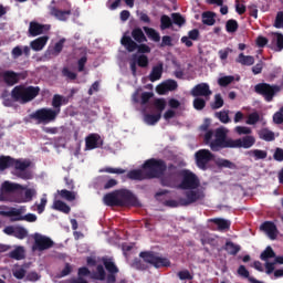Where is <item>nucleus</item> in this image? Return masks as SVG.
Here are the masks:
<instances>
[{
    "instance_id": "nucleus-61",
    "label": "nucleus",
    "mask_w": 283,
    "mask_h": 283,
    "mask_svg": "<svg viewBox=\"0 0 283 283\" xmlns=\"http://www.w3.org/2000/svg\"><path fill=\"white\" fill-rule=\"evenodd\" d=\"M164 83L168 92H176V90H178V82H176V80H167Z\"/></svg>"
},
{
    "instance_id": "nucleus-18",
    "label": "nucleus",
    "mask_w": 283,
    "mask_h": 283,
    "mask_svg": "<svg viewBox=\"0 0 283 283\" xmlns=\"http://www.w3.org/2000/svg\"><path fill=\"white\" fill-rule=\"evenodd\" d=\"M2 78L6 85L12 87L13 85H17L19 81H21V73H17L14 71H4L2 73Z\"/></svg>"
},
{
    "instance_id": "nucleus-62",
    "label": "nucleus",
    "mask_w": 283,
    "mask_h": 283,
    "mask_svg": "<svg viewBox=\"0 0 283 283\" xmlns=\"http://www.w3.org/2000/svg\"><path fill=\"white\" fill-rule=\"evenodd\" d=\"M274 28H276L277 30L283 28V11H279L276 13L275 21H274Z\"/></svg>"
},
{
    "instance_id": "nucleus-56",
    "label": "nucleus",
    "mask_w": 283,
    "mask_h": 283,
    "mask_svg": "<svg viewBox=\"0 0 283 283\" xmlns=\"http://www.w3.org/2000/svg\"><path fill=\"white\" fill-rule=\"evenodd\" d=\"M234 8L235 12H238L240 15L247 12V6H244V0H235Z\"/></svg>"
},
{
    "instance_id": "nucleus-47",
    "label": "nucleus",
    "mask_w": 283,
    "mask_h": 283,
    "mask_svg": "<svg viewBox=\"0 0 283 283\" xmlns=\"http://www.w3.org/2000/svg\"><path fill=\"white\" fill-rule=\"evenodd\" d=\"M171 19L172 23H175V25H178L179 28H182V25L187 23V20L180 13H171Z\"/></svg>"
},
{
    "instance_id": "nucleus-14",
    "label": "nucleus",
    "mask_w": 283,
    "mask_h": 283,
    "mask_svg": "<svg viewBox=\"0 0 283 283\" xmlns=\"http://www.w3.org/2000/svg\"><path fill=\"white\" fill-rule=\"evenodd\" d=\"M198 200H205V191L190 189L186 191V198L179 199V205H181V207H189V205H193V202H198Z\"/></svg>"
},
{
    "instance_id": "nucleus-63",
    "label": "nucleus",
    "mask_w": 283,
    "mask_h": 283,
    "mask_svg": "<svg viewBox=\"0 0 283 283\" xmlns=\"http://www.w3.org/2000/svg\"><path fill=\"white\" fill-rule=\"evenodd\" d=\"M25 269L17 268L13 270V277H15L17 280H23V277H25Z\"/></svg>"
},
{
    "instance_id": "nucleus-13",
    "label": "nucleus",
    "mask_w": 283,
    "mask_h": 283,
    "mask_svg": "<svg viewBox=\"0 0 283 283\" xmlns=\"http://www.w3.org/2000/svg\"><path fill=\"white\" fill-rule=\"evenodd\" d=\"M30 165H32L30 160L13 159V167L17 171V177L22 178V180H30L32 175L27 171Z\"/></svg>"
},
{
    "instance_id": "nucleus-49",
    "label": "nucleus",
    "mask_w": 283,
    "mask_h": 283,
    "mask_svg": "<svg viewBox=\"0 0 283 283\" xmlns=\"http://www.w3.org/2000/svg\"><path fill=\"white\" fill-rule=\"evenodd\" d=\"M193 107L197 109V112H202L205 107H207V101L201 97H196L192 102Z\"/></svg>"
},
{
    "instance_id": "nucleus-57",
    "label": "nucleus",
    "mask_w": 283,
    "mask_h": 283,
    "mask_svg": "<svg viewBox=\"0 0 283 283\" xmlns=\"http://www.w3.org/2000/svg\"><path fill=\"white\" fill-rule=\"evenodd\" d=\"M63 45H65V39H61L59 42L55 43L54 48H53V54H55V56H59V54H61V52H63Z\"/></svg>"
},
{
    "instance_id": "nucleus-32",
    "label": "nucleus",
    "mask_w": 283,
    "mask_h": 283,
    "mask_svg": "<svg viewBox=\"0 0 283 283\" xmlns=\"http://www.w3.org/2000/svg\"><path fill=\"white\" fill-rule=\"evenodd\" d=\"M13 165H14V158L10 156L0 157V171H6V169H10V167H13Z\"/></svg>"
},
{
    "instance_id": "nucleus-21",
    "label": "nucleus",
    "mask_w": 283,
    "mask_h": 283,
    "mask_svg": "<svg viewBox=\"0 0 283 283\" xmlns=\"http://www.w3.org/2000/svg\"><path fill=\"white\" fill-rule=\"evenodd\" d=\"M261 230L266 233L270 240H275L277 238V227L271 221L263 222Z\"/></svg>"
},
{
    "instance_id": "nucleus-64",
    "label": "nucleus",
    "mask_w": 283,
    "mask_h": 283,
    "mask_svg": "<svg viewBox=\"0 0 283 283\" xmlns=\"http://www.w3.org/2000/svg\"><path fill=\"white\" fill-rule=\"evenodd\" d=\"M274 160L277 163H283V149L276 148L273 155Z\"/></svg>"
},
{
    "instance_id": "nucleus-30",
    "label": "nucleus",
    "mask_w": 283,
    "mask_h": 283,
    "mask_svg": "<svg viewBox=\"0 0 283 283\" xmlns=\"http://www.w3.org/2000/svg\"><path fill=\"white\" fill-rule=\"evenodd\" d=\"M235 62L240 63L241 65L251 66L253 63H255V57H253V55H244V53H240L235 59Z\"/></svg>"
},
{
    "instance_id": "nucleus-40",
    "label": "nucleus",
    "mask_w": 283,
    "mask_h": 283,
    "mask_svg": "<svg viewBox=\"0 0 283 283\" xmlns=\"http://www.w3.org/2000/svg\"><path fill=\"white\" fill-rule=\"evenodd\" d=\"M214 117L220 120V123H223V125H227L231 123V117H229V111H220L214 113Z\"/></svg>"
},
{
    "instance_id": "nucleus-31",
    "label": "nucleus",
    "mask_w": 283,
    "mask_h": 283,
    "mask_svg": "<svg viewBox=\"0 0 283 283\" xmlns=\"http://www.w3.org/2000/svg\"><path fill=\"white\" fill-rule=\"evenodd\" d=\"M210 222H213V224H217L219 231H227V229L231 228V222L227 219H221V218H214L210 219Z\"/></svg>"
},
{
    "instance_id": "nucleus-25",
    "label": "nucleus",
    "mask_w": 283,
    "mask_h": 283,
    "mask_svg": "<svg viewBox=\"0 0 283 283\" xmlns=\"http://www.w3.org/2000/svg\"><path fill=\"white\" fill-rule=\"evenodd\" d=\"M127 178L129 180H149V178L147 177V171L144 169H134V170H129L127 172Z\"/></svg>"
},
{
    "instance_id": "nucleus-24",
    "label": "nucleus",
    "mask_w": 283,
    "mask_h": 283,
    "mask_svg": "<svg viewBox=\"0 0 283 283\" xmlns=\"http://www.w3.org/2000/svg\"><path fill=\"white\" fill-rule=\"evenodd\" d=\"M48 41H50V36L48 35L36 38L35 40L31 41V49H33L34 52H41V50L48 45Z\"/></svg>"
},
{
    "instance_id": "nucleus-37",
    "label": "nucleus",
    "mask_w": 283,
    "mask_h": 283,
    "mask_svg": "<svg viewBox=\"0 0 283 283\" xmlns=\"http://www.w3.org/2000/svg\"><path fill=\"white\" fill-rule=\"evenodd\" d=\"M53 209H55V211H61L62 213H70V211H72V208H70L67 203L63 202L62 200H55L53 203Z\"/></svg>"
},
{
    "instance_id": "nucleus-22",
    "label": "nucleus",
    "mask_w": 283,
    "mask_h": 283,
    "mask_svg": "<svg viewBox=\"0 0 283 283\" xmlns=\"http://www.w3.org/2000/svg\"><path fill=\"white\" fill-rule=\"evenodd\" d=\"M66 6L69 7V9L64 11L53 7L51 9V14L55 17V19H59V21H67V17L72 14V6L70 4V2H66Z\"/></svg>"
},
{
    "instance_id": "nucleus-7",
    "label": "nucleus",
    "mask_w": 283,
    "mask_h": 283,
    "mask_svg": "<svg viewBox=\"0 0 283 283\" xmlns=\"http://www.w3.org/2000/svg\"><path fill=\"white\" fill-rule=\"evenodd\" d=\"M139 258H142L147 264L155 266V269L171 266V261H169V259L159 256L158 253L154 251L140 252Z\"/></svg>"
},
{
    "instance_id": "nucleus-33",
    "label": "nucleus",
    "mask_w": 283,
    "mask_h": 283,
    "mask_svg": "<svg viewBox=\"0 0 283 283\" xmlns=\"http://www.w3.org/2000/svg\"><path fill=\"white\" fill-rule=\"evenodd\" d=\"M144 32L146 33L148 39H150V41H154L155 43H159L160 33H158V31H156V29L149 28V27H144Z\"/></svg>"
},
{
    "instance_id": "nucleus-2",
    "label": "nucleus",
    "mask_w": 283,
    "mask_h": 283,
    "mask_svg": "<svg viewBox=\"0 0 283 283\" xmlns=\"http://www.w3.org/2000/svg\"><path fill=\"white\" fill-rule=\"evenodd\" d=\"M39 94H41V87L25 86L23 84H20L12 88L11 98L15 103H21V105H25L27 103H31V101H34V98H36Z\"/></svg>"
},
{
    "instance_id": "nucleus-59",
    "label": "nucleus",
    "mask_w": 283,
    "mask_h": 283,
    "mask_svg": "<svg viewBox=\"0 0 283 283\" xmlns=\"http://www.w3.org/2000/svg\"><path fill=\"white\" fill-rule=\"evenodd\" d=\"M177 277H179V280H181V281H184V280H193V275H191V272H189V270L179 271L177 273Z\"/></svg>"
},
{
    "instance_id": "nucleus-34",
    "label": "nucleus",
    "mask_w": 283,
    "mask_h": 283,
    "mask_svg": "<svg viewBox=\"0 0 283 283\" xmlns=\"http://www.w3.org/2000/svg\"><path fill=\"white\" fill-rule=\"evenodd\" d=\"M259 138L266 143H272V140H275V133L269 130V128H263L259 132Z\"/></svg>"
},
{
    "instance_id": "nucleus-28",
    "label": "nucleus",
    "mask_w": 283,
    "mask_h": 283,
    "mask_svg": "<svg viewBox=\"0 0 283 283\" xmlns=\"http://www.w3.org/2000/svg\"><path fill=\"white\" fill-rule=\"evenodd\" d=\"M241 247L239 244L233 243V241H227L223 250L227 251L228 255H238L241 251Z\"/></svg>"
},
{
    "instance_id": "nucleus-19",
    "label": "nucleus",
    "mask_w": 283,
    "mask_h": 283,
    "mask_svg": "<svg viewBox=\"0 0 283 283\" xmlns=\"http://www.w3.org/2000/svg\"><path fill=\"white\" fill-rule=\"evenodd\" d=\"M272 41L268 45L271 50H274V52H282L283 50V34L280 32H273L272 33Z\"/></svg>"
},
{
    "instance_id": "nucleus-55",
    "label": "nucleus",
    "mask_w": 283,
    "mask_h": 283,
    "mask_svg": "<svg viewBox=\"0 0 283 283\" xmlns=\"http://www.w3.org/2000/svg\"><path fill=\"white\" fill-rule=\"evenodd\" d=\"M62 76H64L69 81H76L78 75L76 73L70 71L69 67H63L62 69Z\"/></svg>"
},
{
    "instance_id": "nucleus-42",
    "label": "nucleus",
    "mask_w": 283,
    "mask_h": 283,
    "mask_svg": "<svg viewBox=\"0 0 283 283\" xmlns=\"http://www.w3.org/2000/svg\"><path fill=\"white\" fill-rule=\"evenodd\" d=\"M174 25V21L167 14L160 17V30H169Z\"/></svg>"
},
{
    "instance_id": "nucleus-60",
    "label": "nucleus",
    "mask_w": 283,
    "mask_h": 283,
    "mask_svg": "<svg viewBox=\"0 0 283 283\" xmlns=\"http://www.w3.org/2000/svg\"><path fill=\"white\" fill-rule=\"evenodd\" d=\"M159 178L163 187H174V180H171V175H168V176L164 175Z\"/></svg>"
},
{
    "instance_id": "nucleus-4",
    "label": "nucleus",
    "mask_w": 283,
    "mask_h": 283,
    "mask_svg": "<svg viewBox=\"0 0 283 283\" xmlns=\"http://www.w3.org/2000/svg\"><path fill=\"white\" fill-rule=\"evenodd\" d=\"M57 114L53 108H39L29 115L31 120H35L36 125H48L54 123L57 118Z\"/></svg>"
},
{
    "instance_id": "nucleus-10",
    "label": "nucleus",
    "mask_w": 283,
    "mask_h": 283,
    "mask_svg": "<svg viewBox=\"0 0 283 283\" xmlns=\"http://www.w3.org/2000/svg\"><path fill=\"white\" fill-rule=\"evenodd\" d=\"M118 196H119V207H140V201L128 189H119L118 190Z\"/></svg>"
},
{
    "instance_id": "nucleus-44",
    "label": "nucleus",
    "mask_w": 283,
    "mask_h": 283,
    "mask_svg": "<svg viewBox=\"0 0 283 283\" xmlns=\"http://www.w3.org/2000/svg\"><path fill=\"white\" fill-rule=\"evenodd\" d=\"M211 109H220L224 107V99L220 93L214 95V102L210 104Z\"/></svg>"
},
{
    "instance_id": "nucleus-23",
    "label": "nucleus",
    "mask_w": 283,
    "mask_h": 283,
    "mask_svg": "<svg viewBox=\"0 0 283 283\" xmlns=\"http://www.w3.org/2000/svg\"><path fill=\"white\" fill-rule=\"evenodd\" d=\"M98 140H101V135L90 134L85 138V149L86 150L98 149V147H101V145L98 144Z\"/></svg>"
},
{
    "instance_id": "nucleus-41",
    "label": "nucleus",
    "mask_w": 283,
    "mask_h": 283,
    "mask_svg": "<svg viewBox=\"0 0 283 283\" xmlns=\"http://www.w3.org/2000/svg\"><path fill=\"white\" fill-rule=\"evenodd\" d=\"M103 264L108 273H118V266L112 259H103Z\"/></svg>"
},
{
    "instance_id": "nucleus-11",
    "label": "nucleus",
    "mask_w": 283,
    "mask_h": 283,
    "mask_svg": "<svg viewBox=\"0 0 283 283\" xmlns=\"http://www.w3.org/2000/svg\"><path fill=\"white\" fill-rule=\"evenodd\" d=\"M1 216H7V218H14V222L19 221H25V222H36V214L34 213H28L25 216H22L23 211L21 209H12L9 211H1Z\"/></svg>"
},
{
    "instance_id": "nucleus-38",
    "label": "nucleus",
    "mask_w": 283,
    "mask_h": 283,
    "mask_svg": "<svg viewBox=\"0 0 283 283\" xmlns=\"http://www.w3.org/2000/svg\"><path fill=\"white\" fill-rule=\"evenodd\" d=\"M9 258H11V260H23V258H25V250L23 247H18L9 253Z\"/></svg>"
},
{
    "instance_id": "nucleus-36",
    "label": "nucleus",
    "mask_w": 283,
    "mask_h": 283,
    "mask_svg": "<svg viewBox=\"0 0 283 283\" xmlns=\"http://www.w3.org/2000/svg\"><path fill=\"white\" fill-rule=\"evenodd\" d=\"M248 156H251L254 160H264L269 153L262 149H252L248 151Z\"/></svg>"
},
{
    "instance_id": "nucleus-5",
    "label": "nucleus",
    "mask_w": 283,
    "mask_h": 283,
    "mask_svg": "<svg viewBox=\"0 0 283 283\" xmlns=\"http://www.w3.org/2000/svg\"><path fill=\"white\" fill-rule=\"evenodd\" d=\"M155 109H157V114L147 113V108H143L144 112V122L146 125H156L163 118V112L167 107V101L165 98H156L153 103Z\"/></svg>"
},
{
    "instance_id": "nucleus-1",
    "label": "nucleus",
    "mask_w": 283,
    "mask_h": 283,
    "mask_svg": "<svg viewBox=\"0 0 283 283\" xmlns=\"http://www.w3.org/2000/svg\"><path fill=\"white\" fill-rule=\"evenodd\" d=\"M229 130L224 127L216 128L203 135V143L211 151H222V149H251L255 145V137L247 135L239 139L228 136Z\"/></svg>"
},
{
    "instance_id": "nucleus-39",
    "label": "nucleus",
    "mask_w": 283,
    "mask_h": 283,
    "mask_svg": "<svg viewBox=\"0 0 283 283\" xmlns=\"http://www.w3.org/2000/svg\"><path fill=\"white\" fill-rule=\"evenodd\" d=\"M216 14L211 11L202 13V23L205 25H214L216 24Z\"/></svg>"
},
{
    "instance_id": "nucleus-15",
    "label": "nucleus",
    "mask_w": 283,
    "mask_h": 283,
    "mask_svg": "<svg viewBox=\"0 0 283 283\" xmlns=\"http://www.w3.org/2000/svg\"><path fill=\"white\" fill-rule=\"evenodd\" d=\"M191 96L199 97L203 96L205 98H209L213 92L209 87L207 83H200L197 84L191 91H190Z\"/></svg>"
},
{
    "instance_id": "nucleus-16",
    "label": "nucleus",
    "mask_w": 283,
    "mask_h": 283,
    "mask_svg": "<svg viewBox=\"0 0 283 283\" xmlns=\"http://www.w3.org/2000/svg\"><path fill=\"white\" fill-rule=\"evenodd\" d=\"M50 31V25L41 24L39 22L32 21L29 24V35L30 36H41L45 32Z\"/></svg>"
},
{
    "instance_id": "nucleus-17",
    "label": "nucleus",
    "mask_w": 283,
    "mask_h": 283,
    "mask_svg": "<svg viewBox=\"0 0 283 283\" xmlns=\"http://www.w3.org/2000/svg\"><path fill=\"white\" fill-rule=\"evenodd\" d=\"M20 189H23L22 185L4 181L0 188V195L2 196L3 200H7L8 193H14Z\"/></svg>"
},
{
    "instance_id": "nucleus-54",
    "label": "nucleus",
    "mask_w": 283,
    "mask_h": 283,
    "mask_svg": "<svg viewBox=\"0 0 283 283\" xmlns=\"http://www.w3.org/2000/svg\"><path fill=\"white\" fill-rule=\"evenodd\" d=\"M247 125H256V123H260V114L258 112H253L248 116V119L245 120Z\"/></svg>"
},
{
    "instance_id": "nucleus-27",
    "label": "nucleus",
    "mask_w": 283,
    "mask_h": 283,
    "mask_svg": "<svg viewBox=\"0 0 283 283\" xmlns=\"http://www.w3.org/2000/svg\"><path fill=\"white\" fill-rule=\"evenodd\" d=\"M130 34L135 43H147V36L145 35V32H143V29L135 28Z\"/></svg>"
},
{
    "instance_id": "nucleus-48",
    "label": "nucleus",
    "mask_w": 283,
    "mask_h": 283,
    "mask_svg": "<svg viewBox=\"0 0 283 283\" xmlns=\"http://www.w3.org/2000/svg\"><path fill=\"white\" fill-rule=\"evenodd\" d=\"M217 165L219 167H223L224 169H238V165L233 164L231 160L229 159H219L217 161Z\"/></svg>"
},
{
    "instance_id": "nucleus-58",
    "label": "nucleus",
    "mask_w": 283,
    "mask_h": 283,
    "mask_svg": "<svg viewBox=\"0 0 283 283\" xmlns=\"http://www.w3.org/2000/svg\"><path fill=\"white\" fill-rule=\"evenodd\" d=\"M36 196V190L32 188H28L24 191V202H32V199Z\"/></svg>"
},
{
    "instance_id": "nucleus-12",
    "label": "nucleus",
    "mask_w": 283,
    "mask_h": 283,
    "mask_svg": "<svg viewBox=\"0 0 283 283\" xmlns=\"http://www.w3.org/2000/svg\"><path fill=\"white\" fill-rule=\"evenodd\" d=\"M33 239L34 243L32 245V251H48V249H52V247H54V241H52L50 237L35 233Z\"/></svg>"
},
{
    "instance_id": "nucleus-45",
    "label": "nucleus",
    "mask_w": 283,
    "mask_h": 283,
    "mask_svg": "<svg viewBox=\"0 0 283 283\" xmlns=\"http://www.w3.org/2000/svg\"><path fill=\"white\" fill-rule=\"evenodd\" d=\"M271 258H275V251H273V248L268 247L260 255V259L263 262H269V260H271Z\"/></svg>"
},
{
    "instance_id": "nucleus-26",
    "label": "nucleus",
    "mask_w": 283,
    "mask_h": 283,
    "mask_svg": "<svg viewBox=\"0 0 283 283\" xmlns=\"http://www.w3.org/2000/svg\"><path fill=\"white\" fill-rule=\"evenodd\" d=\"M160 78H163V63L154 66L149 74V81L151 83H156V81H160Z\"/></svg>"
},
{
    "instance_id": "nucleus-29",
    "label": "nucleus",
    "mask_w": 283,
    "mask_h": 283,
    "mask_svg": "<svg viewBox=\"0 0 283 283\" xmlns=\"http://www.w3.org/2000/svg\"><path fill=\"white\" fill-rule=\"evenodd\" d=\"M132 59L137 62L138 67H149V57L147 55L134 53Z\"/></svg>"
},
{
    "instance_id": "nucleus-6",
    "label": "nucleus",
    "mask_w": 283,
    "mask_h": 283,
    "mask_svg": "<svg viewBox=\"0 0 283 283\" xmlns=\"http://www.w3.org/2000/svg\"><path fill=\"white\" fill-rule=\"evenodd\" d=\"M128 34L129 32H125L120 39V43L127 52H136V50L138 54H149L151 52L149 45L145 44V42L136 43Z\"/></svg>"
},
{
    "instance_id": "nucleus-51",
    "label": "nucleus",
    "mask_w": 283,
    "mask_h": 283,
    "mask_svg": "<svg viewBox=\"0 0 283 283\" xmlns=\"http://www.w3.org/2000/svg\"><path fill=\"white\" fill-rule=\"evenodd\" d=\"M60 196L61 198H63L64 200H67L69 202L76 200V195L66 189L61 190Z\"/></svg>"
},
{
    "instance_id": "nucleus-53",
    "label": "nucleus",
    "mask_w": 283,
    "mask_h": 283,
    "mask_svg": "<svg viewBox=\"0 0 283 283\" xmlns=\"http://www.w3.org/2000/svg\"><path fill=\"white\" fill-rule=\"evenodd\" d=\"M151 98H154L153 92H143L140 95V101H139L142 107H145V105H147V103H149V101H151Z\"/></svg>"
},
{
    "instance_id": "nucleus-46",
    "label": "nucleus",
    "mask_w": 283,
    "mask_h": 283,
    "mask_svg": "<svg viewBox=\"0 0 283 283\" xmlns=\"http://www.w3.org/2000/svg\"><path fill=\"white\" fill-rule=\"evenodd\" d=\"M105 268H103L102 264L97 265L96 272H94L92 275L93 280H99L101 282H103V280H105Z\"/></svg>"
},
{
    "instance_id": "nucleus-20",
    "label": "nucleus",
    "mask_w": 283,
    "mask_h": 283,
    "mask_svg": "<svg viewBox=\"0 0 283 283\" xmlns=\"http://www.w3.org/2000/svg\"><path fill=\"white\" fill-rule=\"evenodd\" d=\"M103 200H104V205H106V207H120V199L118 196V190L106 193L104 196Z\"/></svg>"
},
{
    "instance_id": "nucleus-3",
    "label": "nucleus",
    "mask_w": 283,
    "mask_h": 283,
    "mask_svg": "<svg viewBox=\"0 0 283 283\" xmlns=\"http://www.w3.org/2000/svg\"><path fill=\"white\" fill-rule=\"evenodd\" d=\"M143 169L146 171V178L154 180V178H163L167 171V163L163 159H148L143 164Z\"/></svg>"
},
{
    "instance_id": "nucleus-43",
    "label": "nucleus",
    "mask_w": 283,
    "mask_h": 283,
    "mask_svg": "<svg viewBox=\"0 0 283 283\" xmlns=\"http://www.w3.org/2000/svg\"><path fill=\"white\" fill-rule=\"evenodd\" d=\"M238 28H240V24H238V20L230 19L226 22V30L230 34H233V32H238Z\"/></svg>"
},
{
    "instance_id": "nucleus-9",
    "label": "nucleus",
    "mask_w": 283,
    "mask_h": 283,
    "mask_svg": "<svg viewBox=\"0 0 283 283\" xmlns=\"http://www.w3.org/2000/svg\"><path fill=\"white\" fill-rule=\"evenodd\" d=\"M214 158H216V155H213V153H211V150L209 149H199L195 154L196 165L199 169H202V171H207L209 169L208 165Z\"/></svg>"
},
{
    "instance_id": "nucleus-35",
    "label": "nucleus",
    "mask_w": 283,
    "mask_h": 283,
    "mask_svg": "<svg viewBox=\"0 0 283 283\" xmlns=\"http://www.w3.org/2000/svg\"><path fill=\"white\" fill-rule=\"evenodd\" d=\"M63 105V95L55 94L52 98L53 112H56V115L61 114V106Z\"/></svg>"
},
{
    "instance_id": "nucleus-52",
    "label": "nucleus",
    "mask_w": 283,
    "mask_h": 283,
    "mask_svg": "<svg viewBox=\"0 0 283 283\" xmlns=\"http://www.w3.org/2000/svg\"><path fill=\"white\" fill-rule=\"evenodd\" d=\"M235 81V77L233 75H227L223 77H220L218 80V83L221 87H227L228 85H231Z\"/></svg>"
},
{
    "instance_id": "nucleus-8",
    "label": "nucleus",
    "mask_w": 283,
    "mask_h": 283,
    "mask_svg": "<svg viewBox=\"0 0 283 283\" xmlns=\"http://www.w3.org/2000/svg\"><path fill=\"white\" fill-rule=\"evenodd\" d=\"M179 176L182 178L179 185L180 189H198L200 187V179L191 170L184 169L179 172Z\"/></svg>"
},
{
    "instance_id": "nucleus-50",
    "label": "nucleus",
    "mask_w": 283,
    "mask_h": 283,
    "mask_svg": "<svg viewBox=\"0 0 283 283\" xmlns=\"http://www.w3.org/2000/svg\"><path fill=\"white\" fill-rule=\"evenodd\" d=\"M13 238H17L18 240H25V238H28V230L23 227H17Z\"/></svg>"
}]
</instances>
